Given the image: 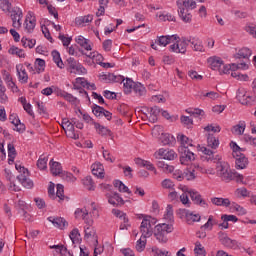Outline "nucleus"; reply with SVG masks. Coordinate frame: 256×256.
I'll list each match as a JSON object with an SVG mask.
<instances>
[{
    "mask_svg": "<svg viewBox=\"0 0 256 256\" xmlns=\"http://www.w3.org/2000/svg\"><path fill=\"white\" fill-rule=\"evenodd\" d=\"M176 5L178 7V15L184 23H191L192 15L190 11H193L197 7V3L193 0H177Z\"/></svg>",
    "mask_w": 256,
    "mask_h": 256,
    "instance_id": "f257e3e1",
    "label": "nucleus"
},
{
    "mask_svg": "<svg viewBox=\"0 0 256 256\" xmlns=\"http://www.w3.org/2000/svg\"><path fill=\"white\" fill-rule=\"evenodd\" d=\"M230 147L232 149V157L235 159L236 169H247L249 159L243 154V148L239 147L235 142H231Z\"/></svg>",
    "mask_w": 256,
    "mask_h": 256,
    "instance_id": "f03ea898",
    "label": "nucleus"
},
{
    "mask_svg": "<svg viewBox=\"0 0 256 256\" xmlns=\"http://www.w3.org/2000/svg\"><path fill=\"white\" fill-rule=\"evenodd\" d=\"M173 226L172 224L167 223H160L155 226L154 229V237L158 240V242L165 244L169 241V233H173Z\"/></svg>",
    "mask_w": 256,
    "mask_h": 256,
    "instance_id": "7ed1b4c3",
    "label": "nucleus"
},
{
    "mask_svg": "<svg viewBox=\"0 0 256 256\" xmlns=\"http://www.w3.org/2000/svg\"><path fill=\"white\" fill-rule=\"evenodd\" d=\"M180 191L182 193H188L189 197L195 203V205H199L200 207H203L204 209H207L209 207V204L205 199H203V196H201V193L197 190H193L189 188V186L180 185L179 186Z\"/></svg>",
    "mask_w": 256,
    "mask_h": 256,
    "instance_id": "20e7f679",
    "label": "nucleus"
},
{
    "mask_svg": "<svg viewBox=\"0 0 256 256\" xmlns=\"http://www.w3.org/2000/svg\"><path fill=\"white\" fill-rule=\"evenodd\" d=\"M155 223H157V219L147 215L143 216L140 225L141 236L147 238L151 237V235H153V227L155 226Z\"/></svg>",
    "mask_w": 256,
    "mask_h": 256,
    "instance_id": "39448f33",
    "label": "nucleus"
},
{
    "mask_svg": "<svg viewBox=\"0 0 256 256\" xmlns=\"http://www.w3.org/2000/svg\"><path fill=\"white\" fill-rule=\"evenodd\" d=\"M177 39H179V36L177 34L158 36L155 42L151 44V47L152 49H154V51H158L159 48L157 47V45H159L160 47H167L169 43H173V41H177Z\"/></svg>",
    "mask_w": 256,
    "mask_h": 256,
    "instance_id": "423d86ee",
    "label": "nucleus"
},
{
    "mask_svg": "<svg viewBox=\"0 0 256 256\" xmlns=\"http://www.w3.org/2000/svg\"><path fill=\"white\" fill-rule=\"evenodd\" d=\"M217 175L222 179V181L229 182L231 181V175L233 170L227 162H220L219 165H216Z\"/></svg>",
    "mask_w": 256,
    "mask_h": 256,
    "instance_id": "0eeeda50",
    "label": "nucleus"
},
{
    "mask_svg": "<svg viewBox=\"0 0 256 256\" xmlns=\"http://www.w3.org/2000/svg\"><path fill=\"white\" fill-rule=\"evenodd\" d=\"M175 44L170 45V51L172 53H182L185 54L187 53V47H189V39L187 38H178Z\"/></svg>",
    "mask_w": 256,
    "mask_h": 256,
    "instance_id": "6e6552de",
    "label": "nucleus"
},
{
    "mask_svg": "<svg viewBox=\"0 0 256 256\" xmlns=\"http://www.w3.org/2000/svg\"><path fill=\"white\" fill-rule=\"evenodd\" d=\"M155 159H164L166 161H175L177 153L172 149L160 148L154 153Z\"/></svg>",
    "mask_w": 256,
    "mask_h": 256,
    "instance_id": "1a4fd4ad",
    "label": "nucleus"
},
{
    "mask_svg": "<svg viewBox=\"0 0 256 256\" xmlns=\"http://www.w3.org/2000/svg\"><path fill=\"white\" fill-rule=\"evenodd\" d=\"M61 126L64 129L67 137H70V139H79V135L75 133L73 119H71V121H69L67 118L62 119Z\"/></svg>",
    "mask_w": 256,
    "mask_h": 256,
    "instance_id": "9d476101",
    "label": "nucleus"
},
{
    "mask_svg": "<svg viewBox=\"0 0 256 256\" xmlns=\"http://www.w3.org/2000/svg\"><path fill=\"white\" fill-rule=\"evenodd\" d=\"M178 151L180 153V162L182 165H187L191 161H195V153H193L189 148L179 147Z\"/></svg>",
    "mask_w": 256,
    "mask_h": 256,
    "instance_id": "9b49d317",
    "label": "nucleus"
},
{
    "mask_svg": "<svg viewBox=\"0 0 256 256\" xmlns=\"http://www.w3.org/2000/svg\"><path fill=\"white\" fill-rule=\"evenodd\" d=\"M93 220H86L85 226H84V239H87L88 241L93 239L95 243H98L97 241V232L95 231V227H93Z\"/></svg>",
    "mask_w": 256,
    "mask_h": 256,
    "instance_id": "f8f14e48",
    "label": "nucleus"
},
{
    "mask_svg": "<svg viewBox=\"0 0 256 256\" xmlns=\"http://www.w3.org/2000/svg\"><path fill=\"white\" fill-rule=\"evenodd\" d=\"M36 25L37 18H35V13L29 11L25 18L24 30L26 31V33H33V31H35Z\"/></svg>",
    "mask_w": 256,
    "mask_h": 256,
    "instance_id": "ddd939ff",
    "label": "nucleus"
},
{
    "mask_svg": "<svg viewBox=\"0 0 256 256\" xmlns=\"http://www.w3.org/2000/svg\"><path fill=\"white\" fill-rule=\"evenodd\" d=\"M219 241L224 247H228V249H237L239 247V243L236 240H233L227 236L225 232L218 233Z\"/></svg>",
    "mask_w": 256,
    "mask_h": 256,
    "instance_id": "4468645a",
    "label": "nucleus"
},
{
    "mask_svg": "<svg viewBox=\"0 0 256 256\" xmlns=\"http://www.w3.org/2000/svg\"><path fill=\"white\" fill-rule=\"evenodd\" d=\"M11 19H12V25L14 29H21V20L23 19V10L21 8H16L12 14H11Z\"/></svg>",
    "mask_w": 256,
    "mask_h": 256,
    "instance_id": "2eb2a0df",
    "label": "nucleus"
},
{
    "mask_svg": "<svg viewBox=\"0 0 256 256\" xmlns=\"http://www.w3.org/2000/svg\"><path fill=\"white\" fill-rule=\"evenodd\" d=\"M9 121L14 125L13 130L17 131L18 133L25 132V124L21 123V120L17 116V114H10Z\"/></svg>",
    "mask_w": 256,
    "mask_h": 256,
    "instance_id": "dca6fc26",
    "label": "nucleus"
},
{
    "mask_svg": "<svg viewBox=\"0 0 256 256\" xmlns=\"http://www.w3.org/2000/svg\"><path fill=\"white\" fill-rule=\"evenodd\" d=\"M207 63L213 71H219L223 67V59L219 56H211L207 59Z\"/></svg>",
    "mask_w": 256,
    "mask_h": 256,
    "instance_id": "f3484780",
    "label": "nucleus"
},
{
    "mask_svg": "<svg viewBox=\"0 0 256 256\" xmlns=\"http://www.w3.org/2000/svg\"><path fill=\"white\" fill-rule=\"evenodd\" d=\"M189 42L193 51H196L197 53H205V46L201 39L193 37L189 39Z\"/></svg>",
    "mask_w": 256,
    "mask_h": 256,
    "instance_id": "a211bd4d",
    "label": "nucleus"
},
{
    "mask_svg": "<svg viewBox=\"0 0 256 256\" xmlns=\"http://www.w3.org/2000/svg\"><path fill=\"white\" fill-rule=\"evenodd\" d=\"M75 41L77 45H79L84 51H93V45L91 44V40L86 39L82 35L76 36Z\"/></svg>",
    "mask_w": 256,
    "mask_h": 256,
    "instance_id": "6ab92c4d",
    "label": "nucleus"
},
{
    "mask_svg": "<svg viewBox=\"0 0 256 256\" xmlns=\"http://www.w3.org/2000/svg\"><path fill=\"white\" fill-rule=\"evenodd\" d=\"M135 163L139 167H144L145 169H147V171H153L154 175H158V173H159V172H157V168H155V165H153V163H151V161H149V160H143L141 158H136Z\"/></svg>",
    "mask_w": 256,
    "mask_h": 256,
    "instance_id": "aec40b11",
    "label": "nucleus"
},
{
    "mask_svg": "<svg viewBox=\"0 0 256 256\" xmlns=\"http://www.w3.org/2000/svg\"><path fill=\"white\" fill-rule=\"evenodd\" d=\"M16 71L20 83H27V81H29V75L27 74V71L25 70V66H23V64L16 65Z\"/></svg>",
    "mask_w": 256,
    "mask_h": 256,
    "instance_id": "412c9836",
    "label": "nucleus"
},
{
    "mask_svg": "<svg viewBox=\"0 0 256 256\" xmlns=\"http://www.w3.org/2000/svg\"><path fill=\"white\" fill-rule=\"evenodd\" d=\"M74 215L76 219H83L85 224L87 221H93V218H89V210L87 208L76 209Z\"/></svg>",
    "mask_w": 256,
    "mask_h": 256,
    "instance_id": "4be33fe9",
    "label": "nucleus"
},
{
    "mask_svg": "<svg viewBox=\"0 0 256 256\" xmlns=\"http://www.w3.org/2000/svg\"><path fill=\"white\" fill-rule=\"evenodd\" d=\"M48 221L54 225V227H57V229H65L67 227L68 223L67 220L61 217H48Z\"/></svg>",
    "mask_w": 256,
    "mask_h": 256,
    "instance_id": "5701e85b",
    "label": "nucleus"
},
{
    "mask_svg": "<svg viewBox=\"0 0 256 256\" xmlns=\"http://www.w3.org/2000/svg\"><path fill=\"white\" fill-rule=\"evenodd\" d=\"M93 21V15L88 14L86 16H79L75 18V25L77 27H87L89 23H92Z\"/></svg>",
    "mask_w": 256,
    "mask_h": 256,
    "instance_id": "b1692460",
    "label": "nucleus"
},
{
    "mask_svg": "<svg viewBox=\"0 0 256 256\" xmlns=\"http://www.w3.org/2000/svg\"><path fill=\"white\" fill-rule=\"evenodd\" d=\"M184 215L188 225H192V223H198V221H201V215L189 210H184Z\"/></svg>",
    "mask_w": 256,
    "mask_h": 256,
    "instance_id": "393cba45",
    "label": "nucleus"
},
{
    "mask_svg": "<svg viewBox=\"0 0 256 256\" xmlns=\"http://www.w3.org/2000/svg\"><path fill=\"white\" fill-rule=\"evenodd\" d=\"M91 169L92 174L95 175V177H99L100 179H103L105 177V175L103 174L105 168L103 167V164H101V162H96L92 164Z\"/></svg>",
    "mask_w": 256,
    "mask_h": 256,
    "instance_id": "a878e982",
    "label": "nucleus"
},
{
    "mask_svg": "<svg viewBox=\"0 0 256 256\" xmlns=\"http://www.w3.org/2000/svg\"><path fill=\"white\" fill-rule=\"evenodd\" d=\"M17 179L25 189H33V180L29 179V174H20L17 176Z\"/></svg>",
    "mask_w": 256,
    "mask_h": 256,
    "instance_id": "bb28decb",
    "label": "nucleus"
},
{
    "mask_svg": "<svg viewBox=\"0 0 256 256\" xmlns=\"http://www.w3.org/2000/svg\"><path fill=\"white\" fill-rule=\"evenodd\" d=\"M108 203H110V205H113L114 207H119L121 205H125V200H123V198L119 194L114 193L108 196Z\"/></svg>",
    "mask_w": 256,
    "mask_h": 256,
    "instance_id": "cd10ccee",
    "label": "nucleus"
},
{
    "mask_svg": "<svg viewBox=\"0 0 256 256\" xmlns=\"http://www.w3.org/2000/svg\"><path fill=\"white\" fill-rule=\"evenodd\" d=\"M94 127L98 133V135H101L102 137H111L113 139V132L109 130V128L99 124V123H94Z\"/></svg>",
    "mask_w": 256,
    "mask_h": 256,
    "instance_id": "c85d7f7f",
    "label": "nucleus"
},
{
    "mask_svg": "<svg viewBox=\"0 0 256 256\" xmlns=\"http://www.w3.org/2000/svg\"><path fill=\"white\" fill-rule=\"evenodd\" d=\"M177 141L180 143V147H184L185 149L193 147V140L189 139V137L185 136L184 134L178 135Z\"/></svg>",
    "mask_w": 256,
    "mask_h": 256,
    "instance_id": "c756f323",
    "label": "nucleus"
},
{
    "mask_svg": "<svg viewBox=\"0 0 256 256\" xmlns=\"http://www.w3.org/2000/svg\"><path fill=\"white\" fill-rule=\"evenodd\" d=\"M211 203L216 205V207H229V205H231V200H229V198L214 197L211 198Z\"/></svg>",
    "mask_w": 256,
    "mask_h": 256,
    "instance_id": "7c9ffc66",
    "label": "nucleus"
},
{
    "mask_svg": "<svg viewBox=\"0 0 256 256\" xmlns=\"http://www.w3.org/2000/svg\"><path fill=\"white\" fill-rule=\"evenodd\" d=\"M82 55H86L89 59L96 63L97 65H101L103 63V55L99 54V52L94 51L89 54L82 52Z\"/></svg>",
    "mask_w": 256,
    "mask_h": 256,
    "instance_id": "2f4dec72",
    "label": "nucleus"
},
{
    "mask_svg": "<svg viewBox=\"0 0 256 256\" xmlns=\"http://www.w3.org/2000/svg\"><path fill=\"white\" fill-rule=\"evenodd\" d=\"M162 145H173L175 144V136L169 133H162L159 137Z\"/></svg>",
    "mask_w": 256,
    "mask_h": 256,
    "instance_id": "473e14b6",
    "label": "nucleus"
},
{
    "mask_svg": "<svg viewBox=\"0 0 256 256\" xmlns=\"http://www.w3.org/2000/svg\"><path fill=\"white\" fill-rule=\"evenodd\" d=\"M193 166L197 174L203 173L206 175H215V169L213 168H206L205 166L200 164H193Z\"/></svg>",
    "mask_w": 256,
    "mask_h": 256,
    "instance_id": "72a5a7b5",
    "label": "nucleus"
},
{
    "mask_svg": "<svg viewBox=\"0 0 256 256\" xmlns=\"http://www.w3.org/2000/svg\"><path fill=\"white\" fill-rule=\"evenodd\" d=\"M246 127L247 124L245 123V121H239L238 124H236L232 128L233 135H243L245 133Z\"/></svg>",
    "mask_w": 256,
    "mask_h": 256,
    "instance_id": "f704fd0d",
    "label": "nucleus"
},
{
    "mask_svg": "<svg viewBox=\"0 0 256 256\" xmlns=\"http://www.w3.org/2000/svg\"><path fill=\"white\" fill-rule=\"evenodd\" d=\"M184 179L186 181H195L197 179V171L193 165L184 171Z\"/></svg>",
    "mask_w": 256,
    "mask_h": 256,
    "instance_id": "c9c22d12",
    "label": "nucleus"
},
{
    "mask_svg": "<svg viewBox=\"0 0 256 256\" xmlns=\"http://www.w3.org/2000/svg\"><path fill=\"white\" fill-rule=\"evenodd\" d=\"M250 55H252L251 49L244 47L238 50L234 57L235 59H249Z\"/></svg>",
    "mask_w": 256,
    "mask_h": 256,
    "instance_id": "e433bc0d",
    "label": "nucleus"
},
{
    "mask_svg": "<svg viewBox=\"0 0 256 256\" xmlns=\"http://www.w3.org/2000/svg\"><path fill=\"white\" fill-rule=\"evenodd\" d=\"M50 171L52 175H61L63 173V167L61 166V163L54 162L53 160L50 161Z\"/></svg>",
    "mask_w": 256,
    "mask_h": 256,
    "instance_id": "4c0bfd02",
    "label": "nucleus"
},
{
    "mask_svg": "<svg viewBox=\"0 0 256 256\" xmlns=\"http://www.w3.org/2000/svg\"><path fill=\"white\" fill-rule=\"evenodd\" d=\"M122 83L124 93L129 95L133 91V87H135V82L131 78H126Z\"/></svg>",
    "mask_w": 256,
    "mask_h": 256,
    "instance_id": "58836bf2",
    "label": "nucleus"
},
{
    "mask_svg": "<svg viewBox=\"0 0 256 256\" xmlns=\"http://www.w3.org/2000/svg\"><path fill=\"white\" fill-rule=\"evenodd\" d=\"M156 165L163 173H173V171H175V167L165 163V161H158Z\"/></svg>",
    "mask_w": 256,
    "mask_h": 256,
    "instance_id": "ea45409f",
    "label": "nucleus"
},
{
    "mask_svg": "<svg viewBox=\"0 0 256 256\" xmlns=\"http://www.w3.org/2000/svg\"><path fill=\"white\" fill-rule=\"evenodd\" d=\"M207 145L211 149H217L219 147V138L215 137L213 134H208Z\"/></svg>",
    "mask_w": 256,
    "mask_h": 256,
    "instance_id": "a19ab883",
    "label": "nucleus"
},
{
    "mask_svg": "<svg viewBox=\"0 0 256 256\" xmlns=\"http://www.w3.org/2000/svg\"><path fill=\"white\" fill-rule=\"evenodd\" d=\"M52 57H53L54 63L57 65V67L59 69L65 68V64L63 63V60L61 59V54L57 50L52 51Z\"/></svg>",
    "mask_w": 256,
    "mask_h": 256,
    "instance_id": "79ce46f5",
    "label": "nucleus"
},
{
    "mask_svg": "<svg viewBox=\"0 0 256 256\" xmlns=\"http://www.w3.org/2000/svg\"><path fill=\"white\" fill-rule=\"evenodd\" d=\"M132 91L136 93L137 97H143V95L147 93V89H145V86H143V84L139 82L134 84Z\"/></svg>",
    "mask_w": 256,
    "mask_h": 256,
    "instance_id": "37998d69",
    "label": "nucleus"
},
{
    "mask_svg": "<svg viewBox=\"0 0 256 256\" xmlns=\"http://www.w3.org/2000/svg\"><path fill=\"white\" fill-rule=\"evenodd\" d=\"M147 237L146 236H141L139 240L136 242V251L138 253H143L145 251V247L147 246Z\"/></svg>",
    "mask_w": 256,
    "mask_h": 256,
    "instance_id": "c03bdc74",
    "label": "nucleus"
},
{
    "mask_svg": "<svg viewBox=\"0 0 256 256\" xmlns=\"http://www.w3.org/2000/svg\"><path fill=\"white\" fill-rule=\"evenodd\" d=\"M194 255L195 256H205V255H207V251L205 250V247L199 241L195 242Z\"/></svg>",
    "mask_w": 256,
    "mask_h": 256,
    "instance_id": "a18cd8bd",
    "label": "nucleus"
},
{
    "mask_svg": "<svg viewBox=\"0 0 256 256\" xmlns=\"http://www.w3.org/2000/svg\"><path fill=\"white\" fill-rule=\"evenodd\" d=\"M114 187L120 191V193H128V195H131V191L129 190V187L124 185V183L121 180L114 181Z\"/></svg>",
    "mask_w": 256,
    "mask_h": 256,
    "instance_id": "49530a36",
    "label": "nucleus"
},
{
    "mask_svg": "<svg viewBox=\"0 0 256 256\" xmlns=\"http://www.w3.org/2000/svg\"><path fill=\"white\" fill-rule=\"evenodd\" d=\"M82 183L88 191H95V183L93 182V178H91V176H86L82 180Z\"/></svg>",
    "mask_w": 256,
    "mask_h": 256,
    "instance_id": "de8ad7c7",
    "label": "nucleus"
},
{
    "mask_svg": "<svg viewBox=\"0 0 256 256\" xmlns=\"http://www.w3.org/2000/svg\"><path fill=\"white\" fill-rule=\"evenodd\" d=\"M214 225H217V219H215V217H213V215H210L208 217V221L201 227V229H206L207 231H212Z\"/></svg>",
    "mask_w": 256,
    "mask_h": 256,
    "instance_id": "09e8293b",
    "label": "nucleus"
},
{
    "mask_svg": "<svg viewBox=\"0 0 256 256\" xmlns=\"http://www.w3.org/2000/svg\"><path fill=\"white\" fill-rule=\"evenodd\" d=\"M158 21H175V16L166 12H159L156 14Z\"/></svg>",
    "mask_w": 256,
    "mask_h": 256,
    "instance_id": "8fccbe9b",
    "label": "nucleus"
},
{
    "mask_svg": "<svg viewBox=\"0 0 256 256\" xmlns=\"http://www.w3.org/2000/svg\"><path fill=\"white\" fill-rule=\"evenodd\" d=\"M231 209L233 212L237 213V215H240V216L247 215V209H245L243 206L235 202L232 203Z\"/></svg>",
    "mask_w": 256,
    "mask_h": 256,
    "instance_id": "3c124183",
    "label": "nucleus"
},
{
    "mask_svg": "<svg viewBox=\"0 0 256 256\" xmlns=\"http://www.w3.org/2000/svg\"><path fill=\"white\" fill-rule=\"evenodd\" d=\"M11 7H13L11 0H0V9L4 13H11Z\"/></svg>",
    "mask_w": 256,
    "mask_h": 256,
    "instance_id": "603ef678",
    "label": "nucleus"
},
{
    "mask_svg": "<svg viewBox=\"0 0 256 256\" xmlns=\"http://www.w3.org/2000/svg\"><path fill=\"white\" fill-rule=\"evenodd\" d=\"M162 189H169V191L175 190V182L173 180L166 178L161 182Z\"/></svg>",
    "mask_w": 256,
    "mask_h": 256,
    "instance_id": "864d4df0",
    "label": "nucleus"
},
{
    "mask_svg": "<svg viewBox=\"0 0 256 256\" xmlns=\"http://www.w3.org/2000/svg\"><path fill=\"white\" fill-rule=\"evenodd\" d=\"M76 85H81V87L86 89L95 90V84H90L85 78H76Z\"/></svg>",
    "mask_w": 256,
    "mask_h": 256,
    "instance_id": "5fc2aeb1",
    "label": "nucleus"
},
{
    "mask_svg": "<svg viewBox=\"0 0 256 256\" xmlns=\"http://www.w3.org/2000/svg\"><path fill=\"white\" fill-rule=\"evenodd\" d=\"M37 73H43L45 71V60L37 58L34 63Z\"/></svg>",
    "mask_w": 256,
    "mask_h": 256,
    "instance_id": "6e6d98bb",
    "label": "nucleus"
},
{
    "mask_svg": "<svg viewBox=\"0 0 256 256\" xmlns=\"http://www.w3.org/2000/svg\"><path fill=\"white\" fill-rule=\"evenodd\" d=\"M218 71L220 75H227L231 73V71H235V69H233V64H225V62H223L222 67Z\"/></svg>",
    "mask_w": 256,
    "mask_h": 256,
    "instance_id": "4d7b16f0",
    "label": "nucleus"
},
{
    "mask_svg": "<svg viewBox=\"0 0 256 256\" xmlns=\"http://www.w3.org/2000/svg\"><path fill=\"white\" fill-rule=\"evenodd\" d=\"M8 53H10V55H16V57H20V58L25 57V51H23V49L15 47V46L11 47L8 50Z\"/></svg>",
    "mask_w": 256,
    "mask_h": 256,
    "instance_id": "13d9d810",
    "label": "nucleus"
},
{
    "mask_svg": "<svg viewBox=\"0 0 256 256\" xmlns=\"http://www.w3.org/2000/svg\"><path fill=\"white\" fill-rule=\"evenodd\" d=\"M49 159L45 156H40V158L37 161V167L40 169V171H45L47 169V162Z\"/></svg>",
    "mask_w": 256,
    "mask_h": 256,
    "instance_id": "bf43d9fd",
    "label": "nucleus"
},
{
    "mask_svg": "<svg viewBox=\"0 0 256 256\" xmlns=\"http://www.w3.org/2000/svg\"><path fill=\"white\" fill-rule=\"evenodd\" d=\"M72 243H79L80 239H81V234L79 233V229L74 228L69 235Z\"/></svg>",
    "mask_w": 256,
    "mask_h": 256,
    "instance_id": "052dcab7",
    "label": "nucleus"
},
{
    "mask_svg": "<svg viewBox=\"0 0 256 256\" xmlns=\"http://www.w3.org/2000/svg\"><path fill=\"white\" fill-rule=\"evenodd\" d=\"M112 213H113V215H115V217H118L124 223H129V218H127V214H125L123 211L117 210V209H113Z\"/></svg>",
    "mask_w": 256,
    "mask_h": 256,
    "instance_id": "680f3d73",
    "label": "nucleus"
},
{
    "mask_svg": "<svg viewBox=\"0 0 256 256\" xmlns=\"http://www.w3.org/2000/svg\"><path fill=\"white\" fill-rule=\"evenodd\" d=\"M164 219L166 221H173L174 216H173V206L167 205L165 213H164Z\"/></svg>",
    "mask_w": 256,
    "mask_h": 256,
    "instance_id": "e2e57ef3",
    "label": "nucleus"
},
{
    "mask_svg": "<svg viewBox=\"0 0 256 256\" xmlns=\"http://www.w3.org/2000/svg\"><path fill=\"white\" fill-rule=\"evenodd\" d=\"M49 249H55L56 253H60L62 256L67 255V247L64 245H52Z\"/></svg>",
    "mask_w": 256,
    "mask_h": 256,
    "instance_id": "0e129e2a",
    "label": "nucleus"
},
{
    "mask_svg": "<svg viewBox=\"0 0 256 256\" xmlns=\"http://www.w3.org/2000/svg\"><path fill=\"white\" fill-rule=\"evenodd\" d=\"M235 195H236V197H238V198H241V197H243V198L249 197V190H247V188H245V187L238 188V189H236V191H235Z\"/></svg>",
    "mask_w": 256,
    "mask_h": 256,
    "instance_id": "69168bd1",
    "label": "nucleus"
},
{
    "mask_svg": "<svg viewBox=\"0 0 256 256\" xmlns=\"http://www.w3.org/2000/svg\"><path fill=\"white\" fill-rule=\"evenodd\" d=\"M246 33H249V35L253 36L254 39H256V25L255 24H247L245 26Z\"/></svg>",
    "mask_w": 256,
    "mask_h": 256,
    "instance_id": "338daca9",
    "label": "nucleus"
},
{
    "mask_svg": "<svg viewBox=\"0 0 256 256\" xmlns=\"http://www.w3.org/2000/svg\"><path fill=\"white\" fill-rule=\"evenodd\" d=\"M99 79H100V81H103L104 83H113V74H111V73H108V74L101 73L99 75Z\"/></svg>",
    "mask_w": 256,
    "mask_h": 256,
    "instance_id": "774afa93",
    "label": "nucleus"
}]
</instances>
